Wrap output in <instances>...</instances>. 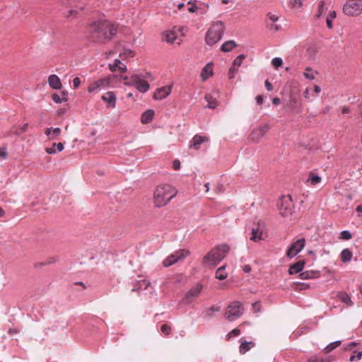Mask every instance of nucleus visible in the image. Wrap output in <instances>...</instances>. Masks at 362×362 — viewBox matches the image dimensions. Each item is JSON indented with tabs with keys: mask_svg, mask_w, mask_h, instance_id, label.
<instances>
[{
	"mask_svg": "<svg viewBox=\"0 0 362 362\" xmlns=\"http://www.w3.org/2000/svg\"><path fill=\"white\" fill-rule=\"evenodd\" d=\"M89 30L101 42L104 40H110L117 32V26L108 21H94L90 25Z\"/></svg>",
	"mask_w": 362,
	"mask_h": 362,
	"instance_id": "1",
	"label": "nucleus"
},
{
	"mask_svg": "<svg viewBox=\"0 0 362 362\" xmlns=\"http://www.w3.org/2000/svg\"><path fill=\"white\" fill-rule=\"evenodd\" d=\"M177 193V189L170 185H158L153 191V203L156 207H163L167 205Z\"/></svg>",
	"mask_w": 362,
	"mask_h": 362,
	"instance_id": "2",
	"label": "nucleus"
},
{
	"mask_svg": "<svg viewBox=\"0 0 362 362\" xmlns=\"http://www.w3.org/2000/svg\"><path fill=\"white\" fill-rule=\"evenodd\" d=\"M229 248L226 245H219L208 252L203 258V264L216 266L227 255Z\"/></svg>",
	"mask_w": 362,
	"mask_h": 362,
	"instance_id": "3",
	"label": "nucleus"
},
{
	"mask_svg": "<svg viewBox=\"0 0 362 362\" xmlns=\"http://www.w3.org/2000/svg\"><path fill=\"white\" fill-rule=\"evenodd\" d=\"M279 214L283 218L291 219L294 213V204L289 195L282 196L277 202Z\"/></svg>",
	"mask_w": 362,
	"mask_h": 362,
	"instance_id": "4",
	"label": "nucleus"
},
{
	"mask_svg": "<svg viewBox=\"0 0 362 362\" xmlns=\"http://www.w3.org/2000/svg\"><path fill=\"white\" fill-rule=\"evenodd\" d=\"M224 31V24L221 21L214 23L207 31L206 42L209 45H213L218 42L222 37Z\"/></svg>",
	"mask_w": 362,
	"mask_h": 362,
	"instance_id": "5",
	"label": "nucleus"
},
{
	"mask_svg": "<svg viewBox=\"0 0 362 362\" xmlns=\"http://www.w3.org/2000/svg\"><path fill=\"white\" fill-rule=\"evenodd\" d=\"M244 312V308L240 301H233L226 308L225 317L229 321H235L240 317Z\"/></svg>",
	"mask_w": 362,
	"mask_h": 362,
	"instance_id": "6",
	"label": "nucleus"
},
{
	"mask_svg": "<svg viewBox=\"0 0 362 362\" xmlns=\"http://www.w3.org/2000/svg\"><path fill=\"white\" fill-rule=\"evenodd\" d=\"M343 12L349 16H358L362 13V0H347L343 6Z\"/></svg>",
	"mask_w": 362,
	"mask_h": 362,
	"instance_id": "7",
	"label": "nucleus"
},
{
	"mask_svg": "<svg viewBox=\"0 0 362 362\" xmlns=\"http://www.w3.org/2000/svg\"><path fill=\"white\" fill-rule=\"evenodd\" d=\"M189 251L187 250H178L167 257L163 262L165 267H168L179 261H181L189 255Z\"/></svg>",
	"mask_w": 362,
	"mask_h": 362,
	"instance_id": "8",
	"label": "nucleus"
},
{
	"mask_svg": "<svg viewBox=\"0 0 362 362\" xmlns=\"http://www.w3.org/2000/svg\"><path fill=\"white\" fill-rule=\"evenodd\" d=\"M114 76L110 75L92 81L88 88V91L89 93L98 92L108 88Z\"/></svg>",
	"mask_w": 362,
	"mask_h": 362,
	"instance_id": "9",
	"label": "nucleus"
},
{
	"mask_svg": "<svg viewBox=\"0 0 362 362\" xmlns=\"http://www.w3.org/2000/svg\"><path fill=\"white\" fill-rule=\"evenodd\" d=\"M124 85L128 86H135L141 93L147 92L150 88L148 83L142 79L138 74H132V80L129 82H124Z\"/></svg>",
	"mask_w": 362,
	"mask_h": 362,
	"instance_id": "10",
	"label": "nucleus"
},
{
	"mask_svg": "<svg viewBox=\"0 0 362 362\" xmlns=\"http://www.w3.org/2000/svg\"><path fill=\"white\" fill-rule=\"evenodd\" d=\"M202 288L203 286L202 284H197L196 286L192 288L186 293L185 297L182 299V302L185 304L192 303L195 299L198 298L202 290Z\"/></svg>",
	"mask_w": 362,
	"mask_h": 362,
	"instance_id": "11",
	"label": "nucleus"
},
{
	"mask_svg": "<svg viewBox=\"0 0 362 362\" xmlns=\"http://www.w3.org/2000/svg\"><path fill=\"white\" fill-rule=\"evenodd\" d=\"M265 226L263 222H257L252 228V235L250 240L254 242H257L264 239V231Z\"/></svg>",
	"mask_w": 362,
	"mask_h": 362,
	"instance_id": "12",
	"label": "nucleus"
},
{
	"mask_svg": "<svg viewBox=\"0 0 362 362\" xmlns=\"http://www.w3.org/2000/svg\"><path fill=\"white\" fill-rule=\"evenodd\" d=\"M268 125L259 126L252 130L249 136V139L252 142H259L269 130Z\"/></svg>",
	"mask_w": 362,
	"mask_h": 362,
	"instance_id": "13",
	"label": "nucleus"
},
{
	"mask_svg": "<svg viewBox=\"0 0 362 362\" xmlns=\"http://www.w3.org/2000/svg\"><path fill=\"white\" fill-rule=\"evenodd\" d=\"M305 240L300 238L295 241L286 252V255L288 257H293L298 254L305 247Z\"/></svg>",
	"mask_w": 362,
	"mask_h": 362,
	"instance_id": "14",
	"label": "nucleus"
},
{
	"mask_svg": "<svg viewBox=\"0 0 362 362\" xmlns=\"http://www.w3.org/2000/svg\"><path fill=\"white\" fill-rule=\"evenodd\" d=\"M172 87L166 86L156 89L153 95L155 100H163L165 98L171 93Z\"/></svg>",
	"mask_w": 362,
	"mask_h": 362,
	"instance_id": "15",
	"label": "nucleus"
},
{
	"mask_svg": "<svg viewBox=\"0 0 362 362\" xmlns=\"http://www.w3.org/2000/svg\"><path fill=\"white\" fill-rule=\"evenodd\" d=\"M209 140L207 136L196 134L191 140L189 147L194 150H198L200 148L202 144L208 142Z\"/></svg>",
	"mask_w": 362,
	"mask_h": 362,
	"instance_id": "16",
	"label": "nucleus"
},
{
	"mask_svg": "<svg viewBox=\"0 0 362 362\" xmlns=\"http://www.w3.org/2000/svg\"><path fill=\"white\" fill-rule=\"evenodd\" d=\"M101 99L107 103V107L115 108L117 98L114 92L108 91L101 96Z\"/></svg>",
	"mask_w": 362,
	"mask_h": 362,
	"instance_id": "17",
	"label": "nucleus"
},
{
	"mask_svg": "<svg viewBox=\"0 0 362 362\" xmlns=\"http://www.w3.org/2000/svg\"><path fill=\"white\" fill-rule=\"evenodd\" d=\"M218 94L217 92L211 93H207L205 95V100L207 101V107L211 109H214L218 106V101L216 95Z\"/></svg>",
	"mask_w": 362,
	"mask_h": 362,
	"instance_id": "18",
	"label": "nucleus"
},
{
	"mask_svg": "<svg viewBox=\"0 0 362 362\" xmlns=\"http://www.w3.org/2000/svg\"><path fill=\"white\" fill-rule=\"evenodd\" d=\"M213 63H208L206 66L202 69L201 72V78L202 81L207 80L209 77L213 75Z\"/></svg>",
	"mask_w": 362,
	"mask_h": 362,
	"instance_id": "19",
	"label": "nucleus"
},
{
	"mask_svg": "<svg viewBox=\"0 0 362 362\" xmlns=\"http://www.w3.org/2000/svg\"><path fill=\"white\" fill-rule=\"evenodd\" d=\"M62 131L59 127L57 128H46L45 134L48 136L49 140L56 139L60 135Z\"/></svg>",
	"mask_w": 362,
	"mask_h": 362,
	"instance_id": "20",
	"label": "nucleus"
},
{
	"mask_svg": "<svg viewBox=\"0 0 362 362\" xmlns=\"http://www.w3.org/2000/svg\"><path fill=\"white\" fill-rule=\"evenodd\" d=\"M109 69L113 72L117 71L124 72L127 71V66L119 59H115L113 64H110Z\"/></svg>",
	"mask_w": 362,
	"mask_h": 362,
	"instance_id": "21",
	"label": "nucleus"
},
{
	"mask_svg": "<svg viewBox=\"0 0 362 362\" xmlns=\"http://www.w3.org/2000/svg\"><path fill=\"white\" fill-rule=\"evenodd\" d=\"M48 83L53 89H60L62 88V83L59 78L55 75H50L48 78Z\"/></svg>",
	"mask_w": 362,
	"mask_h": 362,
	"instance_id": "22",
	"label": "nucleus"
},
{
	"mask_svg": "<svg viewBox=\"0 0 362 362\" xmlns=\"http://www.w3.org/2000/svg\"><path fill=\"white\" fill-rule=\"evenodd\" d=\"M305 262L303 260L298 261V262L290 266L288 273L290 274H297L303 269Z\"/></svg>",
	"mask_w": 362,
	"mask_h": 362,
	"instance_id": "23",
	"label": "nucleus"
},
{
	"mask_svg": "<svg viewBox=\"0 0 362 362\" xmlns=\"http://www.w3.org/2000/svg\"><path fill=\"white\" fill-rule=\"evenodd\" d=\"M154 111L153 110H148L141 115V122L142 124H148L152 121Z\"/></svg>",
	"mask_w": 362,
	"mask_h": 362,
	"instance_id": "24",
	"label": "nucleus"
},
{
	"mask_svg": "<svg viewBox=\"0 0 362 362\" xmlns=\"http://www.w3.org/2000/svg\"><path fill=\"white\" fill-rule=\"evenodd\" d=\"M289 108L294 110H296V112H299L301 111L302 109V105L300 102L296 98H291L289 104L288 105Z\"/></svg>",
	"mask_w": 362,
	"mask_h": 362,
	"instance_id": "25",
	"label": "nucleus"
},
{
	"mask_svg": "<svg viewBox=\"0 0 362 362\" xmlns=\"http://www.w3.org/2000/svg\"><path fill=\"white\" fill-rule=\"evenodd\" d=\"M317 75V71L313 70L310 67H307L303 72V76L308 80H314Z\"/></svg>",
	"mask_w": 362,
	"mask_h": 362,
	"instance_id": "26",
	"label": "nucleus"
},
{
	"mask_svg": "<svg viewBox=\"0 0 362 362\" xmlns=\"http://www.w3.org/2000/svg\"><path fill=\"white\" fill-rule=\"evenodd\" d=\"M255 346V343L252 341H243L240 346V352L242 354H245L250 349Z\"/></svg>",
	"mask_w": 362,
	"mask_h": 362,
	"instance_id": "27",
	"label": "nucleus"
},
{
	"mask_svg": "<svg viewBox=\"0 0 362 362\" xmlns=\"http://www.w3.org/2000/svg\"><path fill=\"white\" fill-rule=\"evenodd\" d=\"M134 57V52L132 49L123 48L122 51L119 52V57L123 60L127 59Z\"/></svg>",
	"mask_w": 362,
	"mask_h": 362,
	"instance_id": "28",
	"label": "nucleus"
},
{
	"mask_svg": "<svg viewBox=\"0 0 362 362\" xmlns=\"http://www.w3.org/2000/svg\"><path fill=\"white\" fill-rule=\"evenodd\" d=\"M337 298L343 303L346 304L347 305H351L352 303L349 295L343 291L339 292L337 293Z\"/></svg>",
	"mask_w": 362,
	"mask_h": 362,
	"instance_id": "29",
	"label": "nucleus"
},
{
	"mask_svg": "<svg viewBox=\"0 0 362 362\" xmlns=\"http://www.w3.org/2000/svg\"><path fill=\"white\" fill-rule=\"evenodd\" d=\"M235 47H236V44H235V41L229 40V41L224 42L222 45L221 49L223 52H227L231 51Z\"/></svg>",
	"mask_w": 362,
	"mask_h": 362,
	"instance_id": "30",
	"label": "nucleus"
},
{
	"mask_svg": "<svg viewBox=\"0 0 362 362\" xmlns=\"http://www.w3.org/2000/svg\"><path fill=\"white\" fill-rule=\"evenodd\" d=\"M352 258V252L349 249H344L341 252V259L343 262H349Z\"/></svg>",
	"mask_w": 362,
	"mask_h": 362,
	"instance_id": "31",
	"label": "nucleus"
},
{
	"mask_svg": "<svg viewBox=\"0 0 362 362\" xmlns=\"http://www.w3.org/2000/svg\"><path fill=\"white\" fill-rule=\"evenodd\" d=\"M228 274L225 270V267H219L216 272V278L219 280H224L227 278Z\"/></svg>",
	"mask_w": 362,
	"mask_h": 362,
	"instance_id": "32",
	"label": "nucleus"
},
{
	"mask_svg": "<svg viewBox=\"0 0 362 362\" xmlns=\"http://www.w3.org/2000/svg\"><path fill=\"white\" fill-rule=\"evenodd\" d=\"M341 344V341H336L334 342L330 343L324 349L323 351L325 354H329V352L335 349L337 347H338Z\"/></svg>",
	"mask_w": 362,
	"mask_h": 362,
	"instance_id": "33",
	"label": "nucleus"
},
{
	"mask_svg": "<svg viewBox=\"0 0 362 362\" xmlns=\"http://www.w3.org/2000/svg\"><path fill=\"white\" fill-rule=\"evenodd\" d=\"M52 100L57 103H61L63 101H66L67 100V95L66 94H65V93H62V95H59L57 93H54L52 95Z\"/></svg>",
	"mask_w": 362,
	"mask_h": 362,
	"instance_id": "34",
	"label": "nucleus"
},
{
	"mask_svg": "<svg viewBox=\"0 0 362 362\" xmlns=\"http://www.w3.org/2000/svg\"><path fill=\"white\" fill-rule=\"evenodd\" d=\"M176 38L177 35L174 31H168L165 34V40L168 43H173Z\"/></svg>",
	"mask_w": 362,
	"mask_h": 362,
	"instance_id": "35",
	"label": "nucleus"
},
{
	"mask_svg": "<svg viewBox=\"0 0 362 362\" xmlns=\"http://www.w3.org/2000/svg\"><path fill=\"white\" fill-rule=\"evenodd\" d=\"M321 177L313 173H310L308 182H310L312 185H316L321 182Z\"/></svg>",
	"mask_w": 362,
	"mask_h": 362,
	"instance_id": "36",
	"label": "nucleus"
},
{
	"mask_svg": "<svg viewBox=\"0 0 362 362\" xmlns=\"http://www.w3.org/2000/svg\"><path fill=\"white\" fill-rule=\"evenodd\" d=\"M327 10V8L325 6V3L324 1H320L318 4V8L316 13L317 18H320L324 13Z\"/></svg>",
	"mask_w": 362,
	"mask_h": 362,
	"instance_id": "37",
	"label": "nucleus"
},
{
	"mask_svg": "<svg viewBox=\"0 0 362 362\" xmlns=\"http://www.w3.org/2000/svg\"><path fill=\"white\" fill-rule=\"evenodd\" d=\"M307 362H331L330 359L329 358H322L318 356L314 355L310 356Z\"/></svg>",
	"mask_w": 362,
	"mask_h": 362,
	"instance_id": "38",
	"label": "nucleus"
},
{
	"mask_svg": "<svg viewBox=\"0 0 362 362\" xmlns=\"http://www.w3.org/2000/svg\"><path fill=\"white\" fill-rule=\"evenodd\" d=\"M288 6L292 9H299L303 6L302 0H289Z\"/></svg>",
	"mask_w": 362,
	"mask_h": 362,
	"instance_id": "39",
	"label": "nucleus"
},
{
	"mask_svg": "<svg viewBox=\"0 0 362 362\" xmlns=\"http://www.w3.org/2000/svg\"><path fill=\"white\" fill-rule=\"evenodd\" d=\"M337 16L336 12L334 11H331L326 20L327 25L328 28L332 29V20L334 19Z\"/></svg>",
	"mask_w": 362,
	"mask_h": 362,
	"instance_id": "40",
	"label": "nucleus"
},
{
	"mask_svg": "<svg viewBox=\"0 0 362 362\" xmlns=\"http://www.w3.org/2000/svg\"><path fill=\"white\" fill-rule=\"evenodd\" d=\"M316 273L313 271H305L300 274V277L302 279H312L315 276Z\"/></svg>",
	"mask_w": 362,
	"mask_h": 362,
	"instance_id": "41",
	"label": "nucleus"
},
{
	"mask_svg": "<svg viewBox=\"0 0 362 362\" xmlns=\"http://www.w3.org/2000/svg\"><path fill=\"white\" fill-rule=\"evenodd\" d=\"M245 58V55H243V54H240V55H239V56H238V57H236V58L235 59V60L233 61V67H235V68L239 67V66L241 65V64H242V62H243V59H244Z\"/></svg>",
	"mask_w": 362,
	"mask_h": 362,
	"instance_id": "42",
	"label": "nucleus"
},
{
	"mask_svg": "<svg viewBox=\"0 0 362 362\" xmlns=\"http://www.w3.org/2000/svg\"><path fill=\"white\" fill-rule=\"evenodd\" d=\"M283 64V61L279 57H275L272 60V64L275 69H278Z\"/></svg>",
	"mask_w": 362,
	"mask_h": 362,
	"instance_id": "43",
	"label": "nucleus"
},
{
	"mask_svg": "<svg viewBox=\"0 0 362 362\" xmlns=\"http://www.w3.org/2000/svg\"><path fill=\"white\" fill-rule=\"evenodd\" d=\"M339 238L341 240H350L352 238V235L348 230H343L342 232H341Z\"/></svg>",
	"mask_w": 362,
	"mask_h": 362,
	"instance_id": "44",
	"label": "nucleus"
},
{
	"mask_svg": "<svg viewBox=\"0 0 362 362\" xmlns=\"http://www.w3.org/2000/svg\"><path fill=\"white\" fill-rule=\"evenodd\" d=\"M160 330L165 335H169L171 332V327L167 324H163L160 327Z\"/></svg>",
	"mask_w": 362,
	"mask_h": 362,
	"instance_id": "45",
	"label": "nucleus"
},
{
	"mask_svg": "<svg viewBox=\"0 0 362 362\" xmlns=\"http://www.w3.org/2000/svg\"><path fill=\"white\" fill-rule=\"evenodd\" d=\"M240 334V330L238 328L233 329L227 334V337L231 338L233 337H238Z\"/></svg>",
	"mask_w": 362,
	"mask_h": 362,
	"instance_id": "46",
	"label": "nucleus"
},
{
	"mask_svg": "<svg viewBox=\"0 0 362 362\" xmlns=\"http://www.w3.org/2000/svg\"><path fill=\"white\" fill-rule=\"evenodd\" d=\"M8 157V152L6 147L0 148V158L1 159H6Z\"/></svg>",
	"mask_w": 362,
	"mask_h": 362,
	"instance_id": "47",
	"label": "nucleus"
},
{
	"mask_svg": "<svg viewBox=\"0 0 362 362\" xmlns=\"http://www.w3.org/2000/svg\"><path fill=\"white\" fill-rule=\"evenodd\" d=\"M267 17L268 20L272 23H276L279 19V17L276 15L273 14L272 13H269L267 15Z\"/></svg>",
	"mask_w": 362,
	"mask_h": 362,
	"instance_id": "48",
	"label": "nucleus"
},
{
	"mask_svg": "<svg viewBox=\"0 0 362 362\" xmlns=\"http://www.w3.org/2000/svg\"><path fill=\"white\" fill-rule=\"evenodd\" d=\"M238 71V69L235 68V67H230L229 71H228V78L229 79H232L234 78L236 72Z\"/></svg>",
	"mask_w": 362,
	"mask_h": 362,
	"instance_id": "49",
	"label": "nucleus"
},
{
	"mask_svg": "<svg viewBox=\"0 0 362 362\" xmlns=\"http://www.w3.org/2000/svg\"><path fill=\"white\" fill-rule=\"evenodd\" d=\"M361 358H362V351H359V352H358V353H357V354H356V355H352V356L350 357L349 361H350L351 362L354 361H356V360L359 361V360H361Z\"/></svg>",
	"mask_w": 362,
	"mask_h": 362,
	"instance_id": "50",
	"label": "nucleus"
},
{
	"mask_svg": "<svg viewBox=\"0 0 362 362\" xmlns=\"http://www.w3.org/2000/svg\"><path fill=\"white\" fill-rule=\"evenodd\" d=\"M78 15V12L77 10L71 9L69 11L68 14L66 15L67 18L73 17L74 18H77Z\"/></svg>",
	"mask_w": 362,
	"mask_h": 362,
	"instance_id": "51",
	"label": "nucleus"
},
{
	"mask_svg": "<svg viewBox=\"0 0 362 362\" xmlns=\"http://www.w3.org/2000/svg\"><path fill=\"white\" fill-rule=\"evenodd\" d=\"M218 311H220V307L214 305L208 309L207 314L209 315H211L213 312H218Z\"/></svg>",
	"mask_w": 362,
	"mask_h": 362,
	"instance_id": "52",
	"label": "nucleus"
},
{
	"mask_svg": "<svg viewBox=\"0 0 362 362\" xmlns=\"http://www.w3.org/2000/svg\"><path fill=\"white\" fill-rule=\"evenodd\" d=\"M269 28H270V30H273V31H278L280 30L281 28V25H279L277 24H276V23H272L269 24Z\"/></svg>",
	"mask_w": 362,
	"mask_h": 362,
	"instance_id": "53",
	"label": "nucleus"
},
{
	"mask_svg": "<svg viewBox=\"0 0 362 362\" xmlns=\"http://www.w3.org/2000/svg\"><path fill=\"white\" fill-rule=\"evenodd\" d=\"M55 146H56V143H54L52 144V146L50 147V148H45V151L49 153V154H53V153H56V149H55Z\"/></svg>",
	"mask_w": 362,
	"mask_h": 362,
	"instance_id": "54",
	"label": "nucleus"
},
{
	"mask_svg": "<svg viewBox=\"0 0 362 362\" xmlns=\"http://www.w3.org/2000/svg\"><path fill=\"white\" fill-rule=\"evenodd\" d=\"M81 84V79L78 77H76L73 80V86L75 89L78 88Z\"/></svg>",
	"mask_w": 362,
	"mask_h": 362,
	"instance_id": "55",
	"label": "nucleus"
},
{
	"mask_svg": "<svg viewBox=\"0 0 362 362\" xmlns=\"http://www.w3.org/2000/svg\"><path fill=\"white\" fill-rule=\"evenodd\" d=\"M28 124H24L21 128V131L18 132V130H16L15 131V133L17 134H19L22 132H25L28 130Z\"/></svg>",
	"mask_w": 362,
	"mask_h": 362,
	"instance_id": "56",
	"label": "nucleus"
},
{
	"mask_svg": "<svg viewBox=\"0 0 362 362\" xmlns=\"http://www.w3.org/2000/svg\"><path fill=\"white\" fill-rule=\"evenodd\" d=\"M252 308L255 312L257 313L260 311L261 305L259 302H255L252 304Z\"/></svg>",
	"mask_w": 362,
	"mask_h": 362,
	"instance_id": "57",
	"label": "nucleus"
},
{
	"mask_svg": "<svg viewBox=\"0 0 362 362\" xmlns=\"http://www.w3.org/2000/svg\"><path fill=\"white\" fill-rule=\"evenodd\" d=\"M173 168L174 170H177L180 168V162L178 160H175L173 163Z\"/></svg>",
	"mask_w": 362,
	"mask_h": 362,
	"instance_id": "58",
	"label": "nucleus"
},
{
	"mask_svg": "<svg viewBox=\"0 0 362 362\" xmlns=\"http://www.w3.org/2000/svg\"><path fill=\"white\" fill-rule=\"evenodd\" d=\"M223 187L221 185L216 186L215 192L216 194H221L223 192Z\"/></svg>",
	"mask_w": 362,
	"mask_h": 362,
	"instance_id": "59",
	"label": "nucleus"
},
{
	"mask_svg": "<svg viewBox=\"0 0 362 362\" xmlns=\"http://www.w3.org/2000/svg\"><path fill=\"white\" fill-rule=\"evenodd\" d=\"M309 88H306L305 90L303 92V96L305 99L309 100L310 99V93H309Z\"/></svg>",
	"mask_w": 362,
	"mask_h": 362,
	"instance_id": "60",
	"label": "nucleus"
},
{
	"mask_svg": "<svg viewBox=\"0 0 362 362\" xmlns=\"http://www.w3.org/2000/svg\"><path fill=\"white\" fill-rule=\"evenodd\" d=\"M256 101L257 103L259 105H261L263 103V97L262 95H258L256 97Z\"/></svg>",
	"mask_w": 362,
	"mask_h": 362,
	"instance_id": "61",
	"label": "nucleus"
},
{
	"mask_svg": "<svg viewBox=\"0 0 362 362\" xmlns=\"http://www.w3.org/2000/svg\"><path fill=\"white\" fill-rule=\"evenodd\" d=\"M341 112L343 114H349L350 112V109L349 107H346V106H344L342 107L341 108Z\"/></svg>",
	"mask_w": 362,
	"mask_h": 362,
	"instance_id": "62",
	"label": "nucleus"
},
{
	"mask_svg": "<svg viewBox=\"0 0 362 362\" xmlns=\"http://www.w3.org/2000/svg\"><path fill=\"white\" fill-rule=\"evenodd\" d=\"M265 86L268 90H272L273 89L272 85L267 80L265 81Z\"/></svg>",
	"mask_w": 362,
	"mask_h": 362,
	"instance_id": "63",
	"label": "nucleus"
},
{
	"mask_svg": "<svg viewBox=\"0 0 362 362\" xmlns=\"http://www.w3.org/2000/svg\"><path fill=\"white\" fill-rule=\"evenodd\" d=\"M58 151H62L64 149V144L62 143L56 144Z\"/></svg>",
	"mask_w": 362,
	"mask_h": 362,
	"instance_id": "64",
	"label": "nucleus"
}]
</instances>
